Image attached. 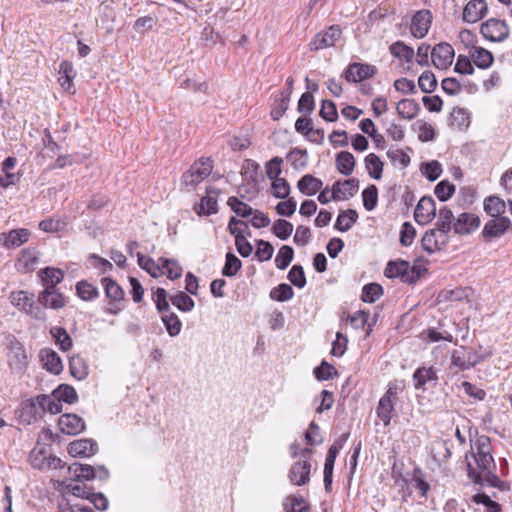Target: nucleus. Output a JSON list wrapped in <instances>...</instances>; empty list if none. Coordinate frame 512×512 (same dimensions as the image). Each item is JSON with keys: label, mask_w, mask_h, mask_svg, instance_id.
Returning <instances> with one entry per match:
<instances>
[{"label": "nucleus", "mask_w": 512, "mask_h": 512, "mask_svg": "<svg viewBox=\"0 0 512 512\" xmlns=\"http://www.w3.org/2000/svg\"><path fill=\"white\" fill-rule=\"evenodd\" d=\"M104 286L106 297L112 302H121L124 300V291L113 279L104 277L101 279Z\"/></svg>", "instance_id": "33"}, {"label": "nucleus", "mask_w": 512, "mask_h": 512, "mask_svg": "<svg viewBox=\"0 0 512 512\" xmlns=\"http://www.w3.org/2000/svg\"><path fill=\"white\" fill-rule=\"evenodd\" d=\"M418 86L424 93H432L437 87V80L431 71H424L418 78Z\"/></svg>", "instance_id": "58"}, {"label": "nucleus", "mask_w": 512, "mask_h": 512, "mask_svg": "<svg viewBox=\"0 0 512 512\" xmlns=\"http://www.w3.org/2000/svg\"><path fill=\"white\" fill-rule=\"evenodd\" d=\"M363 206L367 211H372L378 202V189L375 185H369L362 192Z\"/></svg>", "instance_id": "55"}, {"label": "nucleus", "mask_w": 512, "mask_h": 512, "mask_svg": "<svg viewBox=\"0 0 512 512\" xmlns=\"http://www.w3.org/2000/svg\"><path fill=\"white\" fill-rule=\"evenodd\" d=\"M470 57L472 58L474 64L481 69L489 68L494 61L493 54L489 50L482 47H474L470 52Z\"/></svg>", "instance_id": "34"}, {"label": "nucleus", "mask_w": 512, "mask_h": 512, "mask_svg": "<svg viewBox=\"0 0 512 512\" xmlns=\"http://www.w3.org/2000/svg\"><path fill=\"white\" fill-rule=\"evenodd\" d=\"M29 236L30 232L28 229H14L9 233H1L0 242L6 249L17 248L26 243Z\"/></svg>", "instance_id": "21"}, {"label": "nucleus", "mask_w": 512, "mask_h": 512, "mask_svg": "<svg viewBox=\"0 0 512 512\" xmlns=\"http://www.w3.org/2000/svg\"><path fill=\"white\" fill-rule=\"evenodd\" d=\"M496 467H489V469H483L478 472L470 462L467 463L468 477L475 483L483 485L484 482L491 486L498 488L500 491H508L510 489L509 484L506 481L501 480L495 473Z\"/></svg>", "instance_id": "3"}, {"label": "nucleus", "mask_w": 512, "mask_h": 512, "mask_svg": "<svg viewBox=\"0 0 512 512\" xmlns=\"http://www.w3.org/2000/svg\"><path fill=\"white\" fill-rule=\"evenodd\" d=\"M271 189L273 196L278 199H287L290 194V185L285 178L272 180Z\"/></svg>", "instance_id": "57"}, {"label": "nucleus", "mask_w": 512, "mask_h": 512, "mask_svg": "<svg viewBox=\"0 0 512 512\" xmlns=\"http://www.w3.org/2000/svg\"><path fill=\"white\" fill-rule=\"evenodd\" d=\"M436 215V204L432 197H422L418 202L415 211L414 219L420 225H426Z\"/></svg>", "instance_id": "11"}, {"label": "nucleus", "mask_w": 512, "mask_h": 512, "mask_svg": "<svg viewBox=\"0 0 512 512\" xmlns=\"http://www.w3.org/2000/svg\"><path fill=\"white\" fill-rule=\"evenodd\" d=\"M8 363L12 370L22 371L28 364V355L20 344L12 346L8 354Z\"/></svg>", "instance_id": "25"}, {"label": "nucleus", "mask_w": 512, "mask_h": 512, "mask_svg": "<svg viewBox=\"0 0 512 512\" xmlns=\"http://www.w3.org/2000/svg\"><path fill=\"white\" fill-rule=\"evenodd\" d=\"M383 293L382 286L377 283H370L363 287L361 299L364 302L373 303L375 302Z\"/></svg>", "instance_id": "62"}, {"label": "nucleus", "mask_w": 512, "mask_h": 512, "mask_svg": "<svg viewBox=\"0 0 512 512\" xmlns=\"http://www.w3.org/2000/svg\"><path fill=\"white\" fill-rule=\"evenodd\" d=\"M453 220V212L448 207L445 206L439 210L438 220L435 224V229L441 233L449 235L450 230L453 228Z\"/></svg>", "instance_id": "36"}, {"label": "nucleus", "mask_w": 512, "mask_h": 512, "mask_svg": "<svg viewBox=\"0 0 512 512\" xmlns=\"http://www.w3.org/2000/svg\"><path fill=\"white\" fill-rule=\"evenodd\" d=\"M284 509L285 512H307L309 505L303 497L291 496L284 502Z\"/></svg>", "instance_id": "56"}, {"label": "nucleus", "mask_w": 512, "mask_h": 512, "mask_svg": "<svg viewBox=\"0 0 512 512\" xmlns=\"http://www.w3.org/2000/svg\"><path fill=\"white\" fill-rule=\"evenodd\" d=\"M511 228V220L508 217H492L486 222L482 230V236L486 241L502 237Z\"/></svg>", "instance_id": "9"}, {"label": "nucleus", "mask_w": 512, "mask_h": 512, "mask_svg": "<svg viewBox=\"0 0 512 512\" xmlns=\"http://www.w3.org/2000/svg\"><path fill=\"white\" fill-rule=\"evenodd\" d=\"M72 479L89 481L95 478V467L88 464L73 463L68 467Z\"/></svg>", "instance_id": "29"}, {"label": "nucleus", "mask_w": 512, "mask_h": 512, "mask_svg": "<svg viewBox=\"0 0 512 512\" xmlns=\"http://www.w3.org/2000/svg\"><path fill=\"white\" fill-rule=\"evenodd\" d=\"M339 452L336 445H332L326 455L324 464V486L327 492L331 491L334 463Z\"/></svg>", "instance_id": "26"}, {"label": "nucleus", "mask_w": 512, "mask_h": 512, "mask_svg": "<svg viewBox=\"0 0 512 512\" xmlns=\"http://www.w3.org/2000/svg\"><path fill=\"white\" fill-rule=\"evenodd\" d=\"M314 375L318 380L326 381L333 379L338 375V372L333 365L322 361V363L314 369Z\"/></svg>", "instance_id": "63"}, {"label": "nucleus", "mask_w": 512, "mask_h": 512, "mask_svg": "<svg viewBox=\"0 0 512 512\" xmlns=\"http://www.w3.org/2000/svg\"><path fill=\"white\" fill-rule=\"evenodd\" d=\"M99 17L102 23L106 26L107 31L113 29V23L116 19V12L114 8L107 4V2H100L99 5Z\"/></svg>", "instance_id": "46"}, {"label": "nucleus", "mask_w": 512, "mask_h": 512, "mask_svg": "<svg viewBox=\"0 0 512 512\" xmlns=\"http://www.w3.org/2000/svg\"><path fill=\"white\" fill-rule=\"evenodd\" d=\"M60 430L68 435H76L85 429V423L76 414H63L58 420Z\"/></svg>", "instance_id": "20"}, {"label": "nucleus", "mask_w": 512, "mask_h": 512, "mask_svg": "<svg viewBox=\"0 0 512 512\" xmlns=\"http://www.w3.org/2000/svg\"><path fill=\"white\" fill-rule=\"evenodd\" d=\"M471 454L474 458L479 470L489 469V467H496L494 458L492 456V445L489 437H477L474 445L471 446Z\"/></svg>", "instance_id": "2"}, {"label": "nucleus", "mask_w": 512, "mask_h": 512, "mask_svg": "<svg viewBox=\"0 0 512 512\" xmlns=\"http://www.w3.org/2000/svg\"><path fill=\"white\" fill-rule=\"evenodd\" d=\"M213 169V161L210 158H200L183 174L182 181L186 186H195L207 178Z\"/></svg>", "instance_id": "5"}, {"label": "nucleus", "mask_w": 512, "mask_h": 512, "mask_svg": "<svg viewBox=\"0 0 512 512\" xmlns=\"http://www.w3.org/2000/svg\"><path fill=\"white\" fill-rule=\"evenodd\" d=\"M294 257V250L291 246L283 245L275 258V265L278 269L284 270L292 262Z\"/></svg>", "instance_id": "49"}, {"label": "nucleus", "mask_w": 512, "mask_h": 512, "mask_svg": "<svg viewBox=\"0 0 512 512\" xmlns=\"http://www.w3.org/2000/svg\"><path fill=\"white\" fill-rule=\"evenodd\" d=\"M9 299L11 304L18 310L25 312L37 320L45 319L44 311L34 304L33 293L23 290L13 291L10 293Z\"/></svg>", "instance_id": "1"}, {"label": "nucleus", "mask_w": 512, "mask_h": 512, "mask_svg": "<svg viewBox=\"0 0 512 512\" xmlns=\"http://www.w3.org/2000/svg\"><path fill=\"white\" fill-rule=\"evenodd\" d=\"M53 396L58 398L60 402L73 404L77 401L78 395L76 390L68 384H60L54 391Z\"/></svg>", "instance_id": "42"}, {"label": "nucleus", "mask_w": 512, "mask_h": 512, "mask_svg": "<svg viewBox=\"0 0 512 512\" xmlns=\"http://www.w3.org/2000/svg\"><path fill=\"white\" fill-rule=\"evenodd\" d=\"M37 399L39 406L44 411L50 412L51 414H57L60 413L62 410L61 402L59 401L58 398H55L53 394L51 396L41 395Z\"/></svg>", "instance_id": "48"}, {"label": "nucleus", "mask_w": 512, "mask_h": 512, "mask_svg": "<svg viewBox=\"0 0 512 512\" xmlns=\"http://www.w3.org/2000/svg\"><path fill=\"white\" fill-rule=\"evenodd\" d=\"M449 239V235L441 233L434 228L423 235L421 243L423 249L431 254L445 247Z\"/></svg>", "instance_id": "12"}, {"label": "nucleus", "mask_w": 512, "mask_h": 512, "mask_svg": "<svg viewBox=\"0 0 512 512\" xmlns=\"http://www.w3.org/2000/svg\"><path fill=\"white\" fill-rule=\"evenodd\" d=\"M480 225V218L473 214L463 212L453 223V230L458 235H468L476 230Z\"/></svg>", "instance_id": "15"}, {"label": "nucleus", "mask_w": 512, "mask_h": 512, "mask_svg": "<svg viewBox=\"0 0 512 512\" xmlns=\"http://www.w3.org/2000/svg\"><path fill=\"white\" fill-rule=\"evenodd\" d=\"M311 464L308 460L295 462L288 474V478L292 484L303 486L310 480Z\"/></svg>", "instance_id": "17"}, {"label": "nucleus", "mask_w": 512, "mask_h": 512, "mask_svg": "<svg viewBox=\"0 0 512 512\" xmlns=\"http://www.w3.org/2000/svg\"><path fill=\"white\" fill-rule=\"evenodd\" d=\"M242 262L241 260L232 253L226 254V261L224 267L222 269V275L226 277H232L237 274V272L241 269Z\"/></svg>", "instance_id": "54"}, {"label": "nucleus", "mask_w": 512, "mask_h": 512, "mask_svg": "<svg viewBox=\"0 0 512 512\" xmlns=\"http://www.w3.org/2000/svg\"><path fill=\"white\" fill-rule=\"evenodd\" d=\"M357 219V211L353 209L344 210L338 215L335 228L340 232H346L351 229Z\"/></svg>", "instance_id": "39"}, {"label": "nucleus", "mask_w": 512, "mask_h": 512, "mask_svg": "<svg viewBox=\"0 0 512 512\" xmlns=\"http://www.w3.org/2000/svg\"><path fill=\"white\" fill-rule=\"evenodd\" d=\"M335 163L337 170L345 176L352 174L356 164L353 154L348 151L339 152L336 155Z\"/></svg>", "instance_id": "32"}, {"label": "nucleus", "mask_w": 512, "mask_h": 512, "mask_svg": "<svg viewBox=\"0 0 512 512\" xmlns=\"http://www.w3.org/2000/svg\"><path fill=\"white\" fill-rule=\"evenodd\" d=\"M323 182L322 180L314 177L311 174H306L301 177V179L297 183V187L299 191L308 196H312L316 194L318 191L322 189Z\"/></svg>", "instance_id": "27"}, {"label": "nucleus", "mask_w": 512, "mask_h": 512, "mask_svg": "<svg viewBox=\"0 0 512 512\" xmlns=\"http://www.w3.org/2000/svg\"><path fill=\"white\" fill-rule=\"evenodd\" d=\"M395 402L388 398L381 397L377 407V416L381 419L385 426H388L392 419V412L394 410Z\"/></svg>", "instance_id": "43"}, {"label": "nucleus", "mask_w": 512, "mask_h": 512, "mask_svg": "<svg viewBox=\"0 0 512 512\" xmlns=\"http://www.w3.org/2000/svg\"><path fill=\"white\" fill-rule=\"evenodd\" d=\"M76 293L84 301H91L99 296L97 287L85 280L77 282Z\"/></svg>", "instance_id": "44"}, {"label": "nucleus", "mask_w": 512, "mask_h": 512, "mask_svg": "<svg viewBox=\"0 0 512 512\" xmlns=\"http://www.w3.org/2000/svg\"><path fill=\"white\" fill-rule=\"evenodd\" d=\"M68 225L67 218H47L39 223V228L48 233H54L64 230Z\"/></svg>", "instance_id": "47"}, {"label": "nucleus", "mask_w": 512, "mask_h": 512, "mask_svg": "<svg viewBox=\"0 0 512 512\" xmlns=\"http://www.w3.org/2000/svg\"><path fill=\"white\" fill-rule=\"evenodd\" d=\"M397 114L407 120L414 119L419 111L420 105L414 99H402L396 105Z\"/></svg>", "instance_id": "28"}, {"label": "nucleus", "mask_w": 512, "mask_h": 512, "mask_svg": "<svg viewBox=\"0 0 512 512\" xmlns=\"http://www.w3.org/2000/svg\"><path fill=\"white\" fill-rule=\"evenodd\" d=\"M98 449L96 441L92 439H79L71 442L68 446V453L73 457H89Z\"/></svg>", "instance_id": "23"}, {"label": "nucleus", "mask_w": 512, "mask_h": 512, "mask_svg": "<svg viewBox=\"0 0 512 512\" xmlns=\"http://www.w3.org/2000/svg\"><path fill=\"white\" fill-rule=\"evenodd\" d=\"M480 32L489 41L503 42L509 37L510 29L504 20L490 18L481 24Z\"/></svg>", "instance_id": "6"}, {"label": "nucleus", "mask_w": 512, "mask_h": 512, "mask_svg": "<svg viewBox=\"0 0 512 512\" xmlns=\"http://www.w3.org/2000/svg\"><path fill=\"white\" fill-rule=\"evenodd\" d=\"M40 361L43 367L53 373L60 374L63 371V364L60 356L51 348H43L39 352Z\"/></svg>", "instance_id": "24"}, {"label": "nucleus", "mask_w": 512, "mask_h": 512, "mask_svg": "<svg viewBox=\"0 0 512 512\" xmlns=\"http://www.w3.org/2000/svg\"><path fill=\"white\" fill-rule=\"evenodd\" d=\"M220 189L209 186L206 188V196L201 199V202L196 208L198 215H213L218 212L217 198L220 195Z\"/></svg>", "instance_id": "16"}, {"label": "nucleus", "mask_w": 512, "mask_h": 512, "mask_svg": "<svg viewBox=\"0 0 512 512\" xmlns=\"http://www.w3.org/2000/svg\"><path fill=\"white\" fill-rule=\"evenodd\" d=\"M272 231L281 240H286L293 232V225L287 220L278 219L274 222Z\"/></svg>", "instance_id": "59"}, {"label": "nucleus", "mask_w": 512, "mask_h": 512, "mask_svg": "<svg viewBox=\"0 0 512 512\" xmlns=\"http://www.w3.org/2000/svg\"><path fill=\"white\" fill-rule=\"evenodd\" d=\"M66 488L69 492H71L76 497H81L88 499L92 495L91 488L86 484L82 483V481L71 479L69 483L66 484Z\"/></svg>", "instance_id": "53"}, {"label": "nucleus", "mask_w": 512, "mask_h": 512, "mask_svg": "<svg viewBox=\"0 0 512 512\" xmlns=\"http://www.w3.org/2000/svg\"><path fill=\"white\" fill-rule=\"evenodd\" d=\"M383 165V162L374 153H370L365 157V168L369 175L376 180L382 177Z\"/></svg>", "instance_id": "41"}, {"label": "nucleus", "mask_w": 512, "mask_h": 512, "mask_svg": "<svg viewBox=\"0 0 512 512\" xmlns=\"http://www.w3.org/2000/svg\"><path fill=\"white\" fill-rule=\"evenodd\" d=\"M69 369L71 375L77 380L85 379L89 373L88 365L79 355H74L69 359Z\"/></svg>", "instance_id": "37"}, {"label": "nucleus", "mask_w": 512, "mask_h": 512, "mask_svg": "<svg viewBox=\"0 0 512 512\" xmlns=\"http://www.w3.org/2000/svg\"><path fill=\"white\" fill-rule=\"evenodd\" d=\"M307 151L300 148H293L288 154L287 159L291 161L295 169H303L307 165Z\"/></svg>", "instance_id": "64"}, {"label": "nucleus", "mask_w": 512, "mask_h": 512, "mask_svg": "<svg viewBox=\"0 0 512 512\" xmlns=\"http://www.w3.org/2000/svg\"><path fill=\"white\" fill-rule=\"evenodd\" d=\"M438 379L437 371L432 366L418 367L412 376L414 388L421 391L436 387Z\"/></svg>", "instance_id": "8"}, {"label": "nucleus", "mask_w": 512, "mask_h": 512, "mask_svg": "<svg viewBox=\"0 0 512 512\" xmlns=\"http://www.w3.org/2000/svg\"><path fill=\"white\" fill-rule=\"evenodd\" d=\"M50 334L61 351L67 352L72 348L73 340L65 328L53 326L50 328Z\"/></svg>", "instance_id": "30"}, {"label": "nucleus", "mask_w": 512, "mask_h": 512, "mask_svg": "<svg viewBox=\"0 0 512 512\" xmlns=\"http://www.w3.org/2000/svg\"><path fill=\"white\" fill-rule=\"evenodd\" d=\"M377 72V69L373 65L352 63L345 71V79L348 82H361L365 79L373 77Z\"/></svg>", "instance_id": "13"}, {"label": "nucleus", "mask_w": 512, "mask_h": 512, "mask_svg": "<svg viewBox=\"0 0 512 512\" xmlns=\"http://www.w3.org/2000/svg\"><path fill=\"white\" fill-rule=\"evenodd\" d=\"M38 302L45 308L61 309L66 305L65 297L57 288L44 289L38 296Z\"/></svg>", "instance_id": "22"}, {"label": "nucleus", "mask_w": 512, "mask_h": 512, "mask_svg": "<svg viewBox=\"0 0 512 512\" xmlns=\"http://www.w3.org/2000/svg\"><path fill=\"white\" fill-rule=\"evenodd\" d=\"M171 303L179 310L189 312L194 308V300L186 293L179 291L170 298Z\"/></svg>", "instance_id": "51"}, {"label": "nucleus", "mask_w": 512, "mask_h": 512, "mask_svg": "<svg viewBox=\"0 0 512 512\" xmlns=\"http://www.w3.org/2000/svg\"><path fill=\"white\" fill-rule=\"evenodd\" d=\"M454 58V49L448 43L437 44L431 50V60L433 65L438 69L448 68Z\"/></svg>", "instance_id": "10"}, {"label": "nucleus", "mask_w": 512, "mask_h": 512, "mask_svg": "<svg viewBox=\"0 0 512 512\" xmlns=\"http://www.w3.org/2000/svg\"><path fill=\"white\" fill-rule=\"evenodd\" d=\"M139 266L146 270L152 277L156 278L163 274L162 268L152 258L145 257L140 252L137 253Z\"/></svg>", "instance_id": "50"}, {"label": "nucleus", "mask_w": 512, "mask_h": 512, "mask_svg": "<svg viewBox=\"0 0 512 512\" xmlns=\"http://www.w3.org/2000/svg\"><path fill=\"white\" fill-rule=\"evenodd\" d=\"M228 230L235 237H245V234L248 236L251 235L249 227L246 222L239 220L235 217H231L228 223Z\"/></svg>", "instance_id": "61"}, {"label": "nucleus", "mask_w": 512, "mask_h": 512, "mask_svg": "<svg viewBox=\"0 0 512 512\" xmlns=\"http://www.w3.org/2000/svg\"><path fill=\"white\" fill-rule=\"evenodd\" d=\"M341 35V29L337 25L330 26L326 31L318 33L310 43L311 50L325 49L334 46Z\"/></svg>", "instance_id": "14"}, {"label": "nucleus", "mask_w": 512, "mask_h": 512, "mask_svg": "<svg viewBox=\"0 0 512 512\" xmlns=\"http://www.w3.org/2000/svg\"><path fill=\"white\" fill-rule=\"evenodd\" d=\"M482 360L481 355L465 346L453 350L451 355V365L462 371L475 367Z\"/></svg>", "instance_id": "7"}, {"label": "nucleus", "mask_w": 512, "mask_h": 512, "mask_svg": "<svg viewBox=\"0 0 512 512\" xmlns=\"http://www.w3.org/2000/svg\"><path fill=\"white\" fill-rule=\"evenodd\" d=\"M390 53L399 60L407 63L411 62L414 57V50L412 47L406 45L402 41H396L389 47Z\"/></svg>", "instance_id": "40"}, {"label": "nucleus", "mask_w": 512, "mask_h": 512, "mask_svg": "<svg viewBox=\"0 0 512 512\" xmlns=\"http://www.w3.org/2000/svg\"><path fill=\"white\" fill-rule=\"evenodd\" d=\"M488 12V6L485 0H471L463 9L462 18L465 22L476 23L481 20Z\"/></svg>", "instance_id": "18"}, {"label": "nucleus", "mask_w": 512, "mask_h": 512, "mask_svg": "<svg viewBox=\"0 0 512 512\" xmlns=\"http://www.w3.org/2000/svg\"><path fill=\"white\" fill-rule=\"evenodd\" d=\"M450 124L458 129H465L470 124V117L466 109L454 108L450 114Z\"/></svg>", "instance_id": "45"}, {"label": "nucleus", "mask_w": 512, "mask_h": 512, "mask_svg": "<svg viewBox=\"0 0 512 512\" xmlns=\"http://www.w3.org/2000/svg\"><path fill=\"white\" fill-rule=\"evenodd\" d=\"M59 75L58 82L61 87L65 90H69L72 85V80L76 76L73 64L69 61H62L59 66Z\"/></svg>", "instance_id": "38"}, {"label": "nucleus", "mask_w": 512, "mask_h": 512, "mask_svg": "<svg viewBox=\"0 0 512 512\" xmlns=\"http://www.w3.org/2000/svg\"><path fill=\"white\" fill-rule=\"evenodd\" d=\"M227 204L230 206L234 213L243 218L249 217L254 212L252 207L240 201L237 197L234 196L228 199Z\"/></svg>", "instance_id": "60"}, {"label": "nucleus", "mask_w": 512, "mask_h": 512, "mask_svg": "<svg viewBox=\"0 0 512 512\" xmlns=\"http://www.w3.org/2000/svg\"><path fill=\"white\" fill-rule=\"evenodd\" d=\"M162 321L170 336L174 337L180 333L182 323L175 313L170 312L168 314H164L162 316Z\"/></svg>", "instance_id": "52"}, {"label": "nucleus", "mask_w": 512, "mask_h": 512, "mask_svg": "<svg viewBox=\"0 0 512 512\" xmlns=\"http://www.w3.org/2000/svg\"><path fill=\"white\" fill-rule=\"evenodd\" d=\"M388 278L399 277L405 283H413L420 277V270L415 266L410 267L409 262L404 260L390 261L384 271Z\"/></svg>", "instance_id": "4"}, {"label": "nucleus", "mask_w": 512, "mask_h": 512, "mask_svg": "<svg viewBox=\"0 0 512 512\" xmlns=\"http://www.w3.org/2000/svg\"><path fill=\"white\" fill-rule=\"evenodd\" d=\"M431 25V14L428 10H420L413 17L411 21L410 31L416 38H423Z\"/></svg>", "instance_id": "19"}, {"label": "nucleus", "mask_w": 512, "mask_h": 512, "mask_svg": "<svg viewBox=\"0 0 512 512\" xmlns=\"http://www.w3.org/2000/svg\"><path fill=\"white\" fill-rule=\"evenodd\" d=\"M39 276L46 286L45 289H53L63 280L64 273L60 269L46 267L39 271Z\"/></svg>", "instance_id": "31"}, {"label": "nucleus", "mask_w": 512, "mask_h": 512, "mask_svg": "<svg viewBox=\"0 0 512 512\" xmlns=\"http://www.w3.org/2000/svg\"><path fill=\"white\" fill-rule=\"evenodd\" d=\"M484 210L491 217H503L505 213L506 203L497 196H489L484 200Z\"/></svg>", "instance_id": "35"}]
</instances>
